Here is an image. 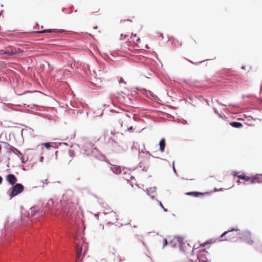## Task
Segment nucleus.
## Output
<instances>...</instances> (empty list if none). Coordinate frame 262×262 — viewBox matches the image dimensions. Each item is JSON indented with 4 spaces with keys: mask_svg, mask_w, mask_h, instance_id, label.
<instances>
[{
    "mask_svg": "<svg viewBox=\"0 0 262 262\" xmlns=\"http://www.w3.org/2000/svg\"><path fill=\"white\" fill-rule=\"evenodd\" d=\"M241 231L239 230L232 229L231 230L225 231L220 236V241H234L239 238Z\"/></svg>",
    "mask_w": 262,
    "mask_h": 262,
    "instance_id": "1",
    "label": "nucleus"
},
{
    "mask_svg": "<svg viewBox=\"0 0 262 262\" xmlns=\"http://www.w3.org/2000/svg\"><path fill=\"white\" fill-rule=\"evenodd\" d=\"M24 190V186L21 184L17 183L15 185H13L9 193V196L11 198H12L23 192Z\"/></svg>",
    "mask_w": 262,
    "mask_h": 262,
    "instance_id": "2",
    "label": "nucleus"
},
{
    "mask_svg": "<svg viewBox=\"0 0 262 262\" xmlns=\"http://www.w3.org/2000/svg\"><path fill=\"white\" fill-rule=\"evenodd\" d=\"M239 238L249 245H252L254 242L253 237L251 232L248 231H241Z\"/></svg>",
    "mask_w": 262,
    "mask_h": 262,
    "instance_id": "3",
    "label": "nucleus"
},
{
    "mask_svg": "<svg viewBox=\"0 0 262 262\" xmlns=\"http://www.w3.org/2000/svg\"><path fill=\"white\" fill-rule=\"evenodd\" d=\"M105 220L108 224L115 222L117 220V216L115 212L111 211L107 213H105Z\"/></svg>",
    "mask_w": 262,
    "mask_h": 262,
    "instance_id": "4",
    "label": "nucleus"
},
{
    "mask_svg": "<svg viewBox=\"0 0 262 262\" xmlns=\"http://www.w3.org/2000/svg\"><path fill=\"white\" fill-rule=\"evenodd\" d=\"M6 180L8 182V183L12 186L16 184V183L17 181L16 177L13 174H8L6 177Z\"/></svg>",
    "mask_w": 262,
    "mask_h": 262,
    "instance_id": "5",
    "label": "nucleus"
},
{
    "mask_svg": "<svg viewBox=\"0 0 262 262\" xmlns=\"http://www.w3.org/2000/svg\"><path fill=\"white\" fill-rule=\"evenodd\" d=\"M129 121H130V120L127 118H124L123 119L120 120V124L121 125V127H123V126L126 127L127 128V129L128 131L132 130L133 129V126L128 125V124Z\"/></svg>",
    "mask_w": 262,
    "mask_h": 262,
    "instance_id": "6",
    "label": "nucleus"
},
{
    "mask_svg": "<svg viewBox=\"0 0 262 262\" xmlns=\"http://www.w3.org/2000/svg\"><path fill=\"white\" fill-rule=\"evenodd\" d=\"M239 173L237 171H234L233 172V176L234 177H237L239 179L245 180L246 181H249L250 180V177L246 176L245 174H241L238 175Z\"/></svg>",
    "mask_w": 262,
    "mask_h": 262,
    "instance_id": "7",
    "label": "nucleus"
},
{
    "mask_svg": "<svg viewBox=\"0 0 262 262\" xmlns=\"http://www.w3.org/2000/svg\"><path fill=\"white\" fill-rule=\"evenodd\" d=\"M76 262H78L79 259L80 258L82 252V247L79 245H77L76 248Z\"/></svg>",
    "mask_w": 262,
    "mask_h": 262,
    "instance_id": "8",
    "label": "nucleus"
},
{
    "mask_svg": "<svg viewBox=\"0 0 262 262\" xmlns=\"http://www.w3.org/2000/svg\"><path fill=\"white\" fill-rule=\"evenodd\" d=\"M17 53V51L15 49H10L5 50L4 52V55H7L8 56H12L13 55H15Z\"/></svg>",
    "mask_w": 262,
    "mask_h": 262,
    "instance_id": "9",
    "label": "nucleus"
},
{
    "mask_svg": "<svg viewBox=\"0 0 262 262\" xmlns=\"http://www.w3.org/2000/svg\"><path fill=\"white\" fill-rule=\"evenodd\" d=\"M199 261H208L206 257L205 252H201L198 255Z\"/></svg>",
    "mask_w": 262,
    "mask_h": 262,
    "instance_id": "10",
    "label": "nucleus"
},
{
    "mask_svg": "<svg viewBox=\"0 0 262 262\" xmlns=\"http://www.w3.org/2000/svg\"><path fill=\"white\" fill-rule=\"evenodd\" d=\"M160 150L163 152L164 151L165 146V140L164 138H162L159 142Z\"/></svg>",
    "mask_w": 262,
    "mask_h": 262,
    "instance_id": "11",
    "label": "nucleus"
},
{
    "mask_svg": "<svg viewBox=\"0 0 262 262\" xmlns=\"http://www.w3.org/2000/svg\"><path fill=\"white\" fill-rule=\"evenodd\" d=\"M111 169L112 171L116 174H119L121 172V168L120 166H117L116 165H113L111 167Z\"/></svg>",
    "mask_w": 262,
    "mask_h": 262,
    "instance_id": "12",
    "label": "nucleus"
},
{
    "mask_svg": "<svg viewBox=\"0 0 262 262\" xmlns=\"http://www.w3.org/2000/svg\"><path fill=\"white\" fill-rule=\"evenodd\" d=\"M187 195H192L194 197H198L200 196L204 195V193L199 192H189L186 193Z\"/></svg>",
    "mask_w": 262,
    "mask_h": 262,
    "instance_id": "13",
    "label": "nucleus"
},
{
    "mask_svg": "<svg viewBox=\"0 0 262 262\" xmlns=\"http://www.w3.org/2000/svg\"><path fill=\"white\" fill-rule=\"evenodd\" d=\"M59 32V31H58L55 29H48V30H43L42 31H40L38 32L39 33H57Z\"/></svg>",
    "mask_w": 262,
    "mask_h": 262,
    "instance_id": "14",
    "label": "nucleus"
},
{
    "mask_svg": "<svg viewBox=\"0 0 262 262\" xmlns=\"http://www.w3.org/2000/svg\"><path fill=\"white\" fill-rule=\"evenodd\" d=\"M231 126L235 128H239L243 126V124L240 122H232L230 123Z\"/></svg>",
    "mask_w": 262,
    "mask_h": 262,
    "instance_id": "15",
    "label": "nucleus"
},
{
    "mask_svg": "<svg viewBox=\"0 0 262 262\" xmlns=\"http://www.w3.org/2000/svg\"><path fill=\"white\" fill-rule=\"evenodd\" d=\"M119 134L118 133H113V132H111V135L113 136L111 139V140L115 142H117V141L118 140V139L117 138V135Z\"/></svg>",
    "mask_w": 262,
    "mask_h": 262,
    "instance_id": "16",
    "label": "nucleus"
},
{
    "mask_svg": "<svg viewBox=\"0 0 262 262\" xmlns=\"http://www.w3.org/2000/svg\"><path fill=\"white\" fill-rule=\"evenodd\" d=\"M130 38L132 39L134 42L135 41V40L137 42H138L140 40V38H139L136 34H132Z\"/></svg>",
    "mask_w": 262,
    "mask_h": 262,
    "instance_id": "17",
    "label": "nucleus"
},
{
    "mask_svg": "<svg viewBox=\"0 0 262 262\" xmlns=\"http://www.w3.org/2000/svg\"><path fill=\"white\" fill-rule=\"evenodd\" d=\"M249 181H251V183L254 184L256 182H259V179L256 178H250V180Z\"/></svg>",
    "mask_w": 262,
    "mask_h": 262,
    "instance_id": "18",
    "label": "nucleus"
},
{
    "mask_svg": "<svg viewBox=\"0 0 262 262\" xmlns=\"http://www.w3.org/2000/svg\"><path fill=\"white\" fill-rule=\"evenodd\" d=\"M12 151L16 155H21V152L16 148H13L12 149Z\"/></svg>",
    "mask_w": 262,
    "mask_h": 262,
    "instance_id": "19",
    "label": "nucleus"
},
{
    "mask_svg": "<svg viewBox=\"0 0 262 262\" xmlns=\"http://www.w3.org/2000/svg\"><path fill=\"white\" fill-rule=\"evenodd\" d=\"M43 145L45 146V147L47 148V149H49L51 147H53L51 145V143H49V142H47V143H45L43 144Z\"/></svg>",
    "mask_w": 262,
    "mask_h": 262,
    "instance_id": "20",
    "label": "nucleus"
},
{
    "mask_svg": "<svg viewBox=\"0 0 262 262\" xmlns=\"http://www.w3.org/2000/svg\"><path fill=\"white\" fill-rule=\"evenodd\" d=\"M53 204V200H50L48 201V202L46 205V206L49 208L50 207V206H52Z\"/></svg>",
    "mask_w": 262,
    "mask_h": 262,
    "instance_id": "21",
    "label": "nucleus"
},
{
    "mask_svg": "<svg viewBox=\"0 0 262 262\" xmlns=\"http://www.w3.org/2000/svg\"><path fill=\"white\" fill-rule=\"evenodd\" d=\"M116 257H117L116 261H115V262H121L122 260L121 257L119 256L118 255H117Z\"/></svg>",
    "mask_w": 262,
    "mask_h": 262,
    "instance_id": "22",
    "label": "nucleus"
},
{
    "mask_svg": "<svg viewBox=\"0 0 262 262\" xmlns=\"http://www.w3.org/2000/svg\"><path fill=\"white\" fill-rule=\"evenodd\" d=\"M164 244L163 246H165L167 244V242L166 238L163 239Z\"/></svg>",
    "mask_w": 262,
    "mask_h": 262,
    "instance_id": "23",
    "label": "nucleus"
},
{
    "mask_svg": "<svg viewBox=\"0 0 262 262\" xmlns=\"http://www.w3.org/2000/svg\"><path fill=\"white\" fill-rule=\"evenodd\" d=\"M3 181V178L2 177L0 176V184L2 183Z\"/></svg>",
    "mask_w": 262,
    "mask_h": 262,
    "instance_id": "24",
    "label": "nucleus"
},
{
    "mask_svg": "<svg viewBox=\"0 0 262 262\" xmlns=\"http://www.w3.org/2000/svg\"><path fill=\"white\" fill-rule=\"evenodd\" d=\"M172 165H173V170H174V171H176L175 167H174V162H173V163H172Z\"/></svg>",
    "mask_w": 262,
    "mask_h": 262,
    "instance_id": "25",
    "label": "nucleus"
},
{
    "mask_svg": "<svg viewBox=\"0 0 262 262\" xmlns=\"http://www.w3.org/2000/svg\"><path fill=\"white\" fill-rule=\"evenodd\" d=\"M159 204L162 207H163V206L161 202H159Z\"/></svg>",
    "mask_w": 262,
    "mask_h": 262,
    "instance_id": "26",
    "label": "nucleus"
},
{
    "mask_svg": "<svg viewBox=\"0 0 262 262\" xmlns=\"http://www.w3.org/2000/svg\"><path fill=\"white\" fill-rule=\"evenodd\" d=\"M162 208H163L164 211H167V209H165L164 207H162Z\"/></svg>",
    "mask_w": 262,
    "mask_h": 262,
    "instance_id": "27",
    "label": "nucleus"
},
{
    "mask_svg": "<svg viewBox=\"0 0 262 262\" xmlns=\"http://www.w3.org/2000/svg\"><path fill=\"white\" fill-rule=\"evenodd\" d=\"M237 183H241V182L239 180H238V181H237Z\"/></svg>",
    "mask_w": 262,
    "mask_h": 262,
    "instance_id": "28",
    "label": "nucleus"
},
{
    "mask_svg": "<svg viewBox=\"0 0 262 262\" xmlns=\"http://www.w3.org/2000/svg\"><path fill=\"white\" fill-rule=\"evenodd\" d=\"M199 262H209L208 261H199Z\"/></svg>",
    "mask_w": 262,
    "mask_h": 262,
    "instance_id": "29",
    "label": "nucleus"
},
{
    "mask_svg": "<svg viewBox=\"0 0 262 262\" xmlns=\"http://www.w3.org/2000/svg\"><path fill=\"white\" fill-rule=\"evenodd\" d=\"M173 43H174V44H176L175 40H173Z\"/></svg>",
    "mask_w": 262,
    "mask_h": 262,
    "instance_id": "30",
    "label": "nucleus"
},
{
    "mask_svg": "<svg viewBox=\"0 0 262 262\" xmlns=\"http://www.w3.org/2000/svg\"><path fill=\"white\" fill-rule=\"evenodd\" d=\"M43 157L41 158V160H42Z\"/></svg>",
    "mask_w": 262,
    "mask_h": 262,
    "instance_id": "31",
    "label": "nucleus"
}]
</instances>
